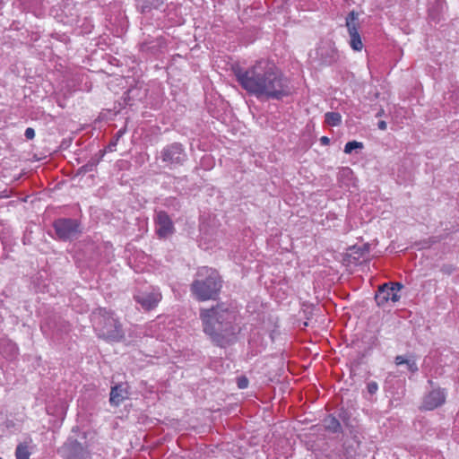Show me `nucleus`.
Masks as SVG:
<instances>
[{
	"label": "nucleus",
	"mask_w": 459,
	"mask_h": 459,
	"mask_svg": "<svg viewBox=\"0 0 459 459\" xmlns=\"http://www.w3.org/2000/svg\"><path fill=\"white\" fill-rule=\"evenodd\" d=\"M6 347L8 349V351H9V356L10 357H14V356L17 355V353H18V347H17L16 343L13 342L11 341H8L6 342Z\"/></svg>",
	"instance_id": "22"
},
{
	"label": "nucleus",
	"mask_w": 459,
	"mask_h": 459,
	"mask_svg": "<svg viewBox=\"0 0 459 459\" xmlns=\"http://www.w3.org/2000/svg\"><path fill=\"white\" fill-rule=\"evenodd\" d=\"M325 122L329 126H338L342 123V116L338 112H326L325 114Z\"/></svg>",
	"instance_id": "20"
},
{
	"label": "nucleus",
	"mask_w": 459,
	"mask_h": 459,
	"mask_svg": "<svg viewBox=\"0 0 459 459\" xmlns=\"http://www.w3.org/2000/svg\"><path fill=\"white\" fill-rule=\"evenodd\" d=\"M92 328L98 337L108 342H120L125 333L122 325L113 312L99 308L91 315Z\"/></svg>",
	"instance_id": "3"
},
{
	"label": "nucleus",
	"mask_w": 459,
	"mask_h": 459,
	"mask_svg": "<svg viewBox=\"0 0 459 459\" xmlns=\"http://www.w3.org/2000/svg\"><path fill=\"white\" fill-rule=\"evenodd\" d=\"M390 283V288L394 289V291L396 292V294H398V291L401 290L403 288V285L400 282H389Z\"/></svg>",
	"instance_id": "26"
},
{
	"label": "nucleus",
	"mask_w": 459,
	"mask_h": 459,
	"mask_svg": "<svg viewBox=\"0 0 459 459\" xmlns=\"http://www.w3.org/2000/svg\"><path fill=\"white\" fill-rule=\"evenodd\" d=\"M53 228L56 238L62 241H73L82 233L80 219L58 218L53 221Z\"/></svg>",
	"instance_id": "6"
},
{
	"label": "nucleus",
	"mask_w": 459,
	"mask_h": 459,
	"mask_svg": "<svg viewBox=\"0 0 459 459\" xmlns=\"http://www.w3.org/2000/svg\"><path fill=\"white\" fill-rule=\"evenodd\" d=\"M389 285L390 283H385L378 287L375 295V300L377 306L383 307L389 301L395 303L400 299V296L396 294L394 289L390 288Z\"/></svg>",
	"instance_id": "11"
},
{
	"label": "nucleus",
	"mask_w": 459,
	"mask_h": 459,
	"mask_svg": "<svg viewBox=\"0 0 459 459\" xmlns=\"http://www.w3.org/2000/svg\"><path fill=\"white\" fill-rule=\"evenodd\" d=\"M156 232L160 238H166L174 232L172 220L164 211H160L155 216Z\"/></svg>",
	"instance_id": "10"
},
{
	"label": "nucleus",
	"mask_w": 459,
	"mask_h": 459,
	"mask_svg": "<svg viewBox=\"0 0 459 459\" xmlns=\"http://www.w3.org/2000/svg\"><path fill=\"white\" fill-rule=\"evenodd\" d=\"M200 318L204 332L220 347L230 344L236 340L239 327L235 324L237 314L224 305L210 309H201Z\"/></svg>",
	"instance_id": "2"
},
{
	"label": "nucleus",
	"mask_w": 459,
	"mask_h": 459,
	"mask_svg": "<svg viewBox=\"0 0 459 459\" xmlns=\"http://www.w3.org/2000/svg\"><path fill=\"white\" fill-rule=\"evenodd\" d=\"M75 264H77V267L80 268L82 271L85 268V261L83 258L80 257H74Z\"/></svg>",
	"instance_id": "27"
},
{
	"label": "nucleus",
	"mask_w": 459,
	"mask_h": 459,
	"mask_svg": "<svg viewBox=\"0 0 459 459\" xmlns=\"http://www.w3.org/2000/svg\"><path fill=\"white\" fill-rule=\"evenodd\" d=\"M318 55L320 56L321 62L325 65H331L337 62L339 55L335 48H321L318 50Z\"/></svg>",
	"instance_id": "15"
},
{
	"label": "nucleus",
	"mask_w": 459,
	"mask_h": 459,
	"mask_svg": "<svg viewBox=\"0 0 459 459\" xmlns=\"http://www.w3.org/2000/svg\"><path fill=\"white\" fill-rule=\"evenodd\" d=\"M117 144V141L112 143V145L115 146Z\"/></svg>",
	"instance_id": "34"
},
{
	"label": "nucleus",
	"mask_w": 459,
	"mask_h": 459,
	"mask_svg": "<svg viewBox=\"0 0 459 459\" xmlns=\"http://www.w3.org/2000/svg\"><path fill=\"white\" fill-rule=\"evenodd\" d=\"M355 149H363V143L357 141L348 142L344 146V152L350 154Z\"/></svg>",
	"instance_id": "21"
},
{
	"label": "nucleus",
	"mask_w": 459,
	"mask_h": 459,
	"mask_svg": "<svg viewBox=\"0 0 459 459\" xmlns=\"http://www.w3.org/2000/svg\"><path fill=\"white\" fill-rule=\"evenodd\" d=\"M248 385V380L246 377H241L238 378V386L240 389H245Z\"/></svg>",
	"instance_id": "24"
},
{
	"label": "nucleus",
	"mask_w": 459,
	"mask_h": 459,
	"mask_svg": "<svg viewBox=\"0 0 459 459\" xmlns=\"http://www.w3.org/2000/svg\"><path fill=\"white\" fill-rule=\"evenodd\" d=\"M384 115H385V110H384V108H380V109L378 110V112L377 113L376 117H383Z\"/></svg>",
	"instance_id": "31"
},
{
	"label": "nucleus",
	"mask_w": 459,
	"mask_h": 459,
	"mask_svg": "<svg viewBox=\"0 0 459 459\" xmlns=\"http://www.w3.org/2000/svg\"><path fill=\"white\" fill-rule=\"evenodd\" d=\"M42 333L53 342H61L70 331V325L61 316H47L40 325Z\"/></svg>",
	"instance_id": "5"
},
{
	"label": "nucleus",
	"mask_w": 459,
	"mask_h": 459,
	"mask_svg": "<svg viewBox=\"0 0 459 459\" xmlns=\"http://www.w3.org/2000/svg\"><path fill=\"white\" fill-rule=\"evenodd\" d=\"M134 299L143 309L149 311L157 307L161 299V293L158 289L149 287L144 290H137Z\"/></svg>",
	"instance_id": "8"
},
{
	"label": "nucleus",
	"mask_w": 459,
	"mask_h": 459,
	"mask_svg": "<svg viewBox=\"0 0 459 459\" xmlns=\"http://www.w3.org/2000/svg\"><path fill=\"white\" fill-rule=\"evenodd\" d=\"M324 426L326 430L333 433H339L342 431V426L340 421L333 416L328 415L324 420Z\"/></svg>",
	"instance_id": "18"
},
{
	"label": "nucleus",
	"mask_w": 459,
	"mask_h": 459,
	"mask_svg": "<svg viewBox=\"0 0 459 459\" xmlns=\"http://www.w3.org/2000/svg\"><path fill=\"white\" fill-rule=\"evenodd\" d=\"M359 13L351 11L346 17V27L350 35V46L355 51H360L363 48L359 29Z\"/></svg>",
	"instance_id": "9"
},
{
	"label": "nucleus",
	"mask_w": 459,
	"mask_h": 459,
	"mask_svg": "<svg viewBox=\"0 0 459 459\" xmlns=\"http://www.w3.org/2000/svg\"><path fill=\"white\" fill-rule=\"evenodd\" d=\"M62 449L65 459H84L83 447L75 439L69 438Z\"/></svg>",
	"instance_id": "13"
},
{
	"label": "nucleus",
	"mask_w": 459,
	"mask_h": 459,
	"mask_svg": "<svg viewBox=\"0 0 459 459\" xmlns=\"http://www.w3.org/2000/svg\"><path fill=\"white\" fill-rule=\"evenodd\" d=\"M0 459H3V458L0 457Z\"/></svg>",
	"instance_id": "35"
},
{
	"label": "nucleus",
	"mask_w": 459,
	"mask_h": 459,
	"mask_svg": "<svg viewBox=\"0 0 459 459\" xmlns=\"http://www.w3.org/2000/svg\"><path fill=\"white\" fill-rule=\"evenodd\" d=\"M127 391L124 385H116L111 388L109 402L114 406H118L127 398Z\"/></svg>",
	"instance_id": "14"
},
{
	"label": "nucleus",
	"mask_w": 459,
	"mask_h": 459,
	"mask_svg": "<svg viewBox=\"0 0 459 459\" xmlns=\"http://www.w3.org/2000/svg\"><path fill=\"white\" fill-rule=\"evenodd\" d=\"M165 0H136V8L142 13L150 12L153 8H159Z\"/></svg>",
	"instance_id": "17"
},
{
	"label": "nucleus",
	"mask_w": 459,
	"mask_h": 459,
	"mask_svg": "<svg viewBox=\"0 0 459 459\" xmlns=\"http://www.w3.org/2000/svg\"><path fill=\"white\" fill-rule=\"evenodd\" d=\"M367 389H368V392L370 394H374L377 393V391L378 390V385L377 382H369L367 385Z\"/></svg>",
	"instance_id": "23"
},
{
	"label": "nucleus",
	"mask_w": 459,
	"mask_h": 459,
	"mask_svg": "<svg viewBox=\"0 0 459 459\" xmlns=\"http://www.w3.org/2000/svg\"><path fill=\"white\" fill-rule=\"evenodd\" d=\"M320 142H321L322 144L327 145L329 143L330 140H329V138L327 136H322L320 138Z\"/></svg>",
	"instance_id": "29"
},
{
	"label": "nucleus",
	"mask_w": 459,
	"mask_h": 459,
	"mask_svg": "<svg viewBox=\"0 0 459 459\" xmlns=\"http://www.w3.org/2000/svg\"><path fill=\"white\" fill-rule=\"evenodd\" d=\"M123 133H124V131H123V130H119V131L117 132L116 141H117V140H118V138L123 134Z\"/></svg>",
	"instance_id": "32"
},
{
	"label": "nucleus",
	"mask_w": 459,
	"mask_h": 459,
	"mask_svg": "<svg viewBox=\"0 0 459 459\" xmlns=\"http://www.w3.org/2000/svg\"><path fill=\"white\" fill-rule=\"evenodd\" d=\"M234 74L241 87L256 98L281 100L291 92L287 79L268 60H259L248 69L237 68Z\"/></svg>",
	"instance_id": "1"
},
{
	"label": "nucleus",
	"mask_w": 459,
	"mask_h": 459,
	"mask_svg": "<svg viewBox=\"0 0 459 459\" xmlns=\"http://www.w3.org/2000/svg\"><path fill=\"white\" fill-rule=\"evenodd\" d=\"M197 278L191 284V291L198 300L214 299L221 288V280L218 272L212 268L202 267L196 273Z\"/></svg>",
	"instance_id": "4"
},
{
	"label": "nucleus",
	"mask_w": 459,
	"mask_h": 459,
	"mask_svg": "<svg viewBox=\"0 0 459 459\" xmlns=\"http://www.w3.org/2000/svg\"><path fill=\"white\" fill-rule=\"evenodd\" d=\"M377 127L382 130V131H385L386 130L387 128V125H386V122L384 121V120H381L377 123Z\"/></svg>",
	"instance_id": "28"
},
{
	"label": "nucleus",
	"mask_w": 459,
	"mask_h": 459,
	"mask_svg": "<svg viewBox=\"0 0 459 459\" xmlns=\"http://www.w3.org/2000/svg\"><path fill=\"white\" fill-rule=\"evenodd\" d=\"M446 401V394L441 389H434L425 395L422 407L425 410H434L442 405Z\"/></svg>",
	"instance_id": "12"
},
{
	"label": "nucleus",
	"mask_w": 459,
	"mask_h": 459,
	"mask_svg": "<svg viewBox=\"0 0 459 459\" xmlns=\"http://www.w3.org/2000/svg\"><path fill=\"white\" fill-rule=\"evenodd\" d=\"M159 157L169 167L182 165L187 160L185 148L179 143H172L163 147Z\"/></svg>",
	"instance_id": "7"
},
{
	"label": "nucleus",
	"mask_w": 459,
	"mask_h": 459,
	"mask_svg": "<svg viewBox=\"0 0 459 459\" xmlns=\"http://www.w3.org/2000/svg\"><path fill=\"white\" fill-rule=\"evenodd\" d=\"M86 166H82L80 169H84Z\"/></svg>",
	"instance_id": "33"
},
{
	"label": "nucleus",
	"mask_w": 459,
	"mask_h": 459,
	"mask_svg": "<svg viewBox=\"0 0 459 459\" xmlns=\"http://www.w3.org/2000/svg\"><path fill=\"white\" fill-rule=\"evenodd\" d=\"M394 362L396 365H406L409 371L411 373H415L419 370L418 366L414 359H405L403 356H396L394 359Z\"/></svg>",
	"instance_id": "19"
},
{
	"label": "nucleus",
	"mask_w": 459,
	"mask_h": 459,
	"mask_svg": "<svg viewBox=\"0 0 459 459\" xmlns=\"http://www.w3.org/2000/svg\"><path fill=\"white\" fill-rule=\"evenodd\" d=\"M102 157H103V152H102V151H100V157L96 160H93L92 165H96Z\"/></svg>",
	"instance_id": "30"
},
{
	"label": "nucleus",
	"mask_w": 459,
	"mask_h": 459,
	"mask_svg": "<svg viewBox=\"0 0 459 459\" xmlns=\"http://www.w3.org/2000/svg\"><path fill=\"white\" fill-rule=\"evenodd\" d=\"M31 438H28L17 445L15 449L16 459H29L31 455Z\"/></svg>",
	"instance_id": "16"
},
{
	"label": "nucleus",
	"mask_w": 459,
	"mask_h": 459,
	"mask_svg": "<svg viewBox=\"0 0 459 459\" xmlns=\"http://www.w3.org/2000/svg\"><path fill=\"white\" fill-rule=\"evenodd\" d=\"M24 136H25L28 140H32V139L35 137V131H34V129H33V128H31V127H28V128L25 130Z\"/></svg>",
	"instance_id": "25"
}]
</instances>
